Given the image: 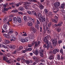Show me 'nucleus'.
Wrapping results in <instances>:
<instances>
[{
	"mask_svg": "<svg viewBox=\"0 0 65 65\" xmlns=\"http://www.w3.org/2000/svg\"><path fill=\"white\" fill-rule=\"evenodd\" d=\"M28 47H32V45L31 44L28 45Z\"/></svg>",
	"mask_w": 65,
	"mask_h": 65,
	"instance_id": "052dcab7",
	"label": "nucleus"
},
{
	"mask_svg": "<svg viewBox=\"0 0 65 65\" xmlns=\"http://www.w3.org/2000/svg\"><path fill=\"white\" fill-rule=\"evenodd\" d=\"M28 51H31L32 50V49L31 48H28Z\"/></svg>",
	"mask_w": 65,
	"mask_h": 65,
	"instance_id": "13d9d810",
	"label": "nucleus"
},
{
	"mask_svg": "<svg viewBox=\"0 0 65 65\" xmlns=\"http://www.w3.org/2000/svg\"><path fill=\"white\" fill-rule=\"evenodd\" d=\"M64 59V57L63 56L61 55L60 57V60L61 59L62 60H63Z\"/></svg>",
	"mask_w": 65,
	"mask_h": 65,
	"instance_id": "a19ab883",
	"label": "nucleus"
},
{
	"mask_svg": "<svg viewBox=\"0 0 65 65\" xmlns=\"http://www.w3.org/2000/svg\"><path fill=\"white\" fill-rule=\"evenodd\" d=\"M29 55H30V56H33V54L32 53H29Z\"/></svg>",
	"mask_w": 65,
	"mask_h": 65,
	"instance_id": "e2e57ef3",
	"label": "nucleus"
},
{
	"mask_svg": "<svg viewBox=\"0 0 65 65\" xmlns=\"http://www.w3.org/2000/svg\"><path fill=\"white\" fill-rule=\"evenodd\" d=\"M24 40L25 42H26L29 41V40H28V38L27 37H26L24 39Z\"/></svg>",
	"mask_w": 65,
	"mask_h": 65,
	"instance_id": "c756f323",
	"label": "nucleus"
},
{
	"mask_svg": "<svg viewBox=\"0 0 65 65\" xmlns=\"http://www.w3.org/2000/svg\"><path fill=\"white\" fill-rule=\"evenodd\" d=\"M18 11V10H13L12 11V12H13L14 13H15V12H17Z\"/></svg>",
	"mask_w": 65,
	"mask_h": 65,
	"instance_id": "f704fd0d",
	"label": "nucleus"
},
{
	"mask_svg": "<svg viewBox=\"0 0 65 65\" xmlns=\"http://www.w3.org/2000/svg\"><path fill=\"white\" fill-rule=\"evenodd\" d=\"M39 7L41 9H42L44 8V6L43 5H42L41 4H40V3L39 4Z\"/></svg>",
	"mask_w": 65,
	"mask_h": 65,
	"instance_id": "f8f14e48",
	"label": "nucleus"
},
{
	"mask_svg": "<svg viewBox=\"0 0 65 65\" xmlns=\"http://www.w3.org/2000/svg\"><path fill=\"white\" fill-rule=\"evenodd\" d=\"M20 60L21 58L19 57L17 58V61H20Z\"/></svg>",
	"mask_w": 65,
	"mask_h": 65,
	"instance_id": "6e6d98bb",
	"label": "nucleus"
},
{
	"mask_svg": "<svg viewBox=\"0 0 65 65\" xmlns=\"http://www.w3.org/2000/svg\"><path fill=\"white\" fill-rule=\"evenodd\" d=\"M19 10L22 11V12H24L25 9L23 7H19Z\"/></svg>",
	"mask_w": 65,
	"mask_h": 65,
	"instance_id": "4be33fe9",
	"label": "nucleus"
},
{
	"mask_svg": "<svg viewBox=\"0 0 65 65\" xmlns=\"http://www.w3.org/2000/svg\"><path fill=\"white\" fill-rule=\"evenodd\" d=\"M8 21L9 22H11V21H12V18H10L8 20Z\"/></svg>",
	"mask_w": 65,
	"mask_h": 65,
	"instance_id": "864d4df0",
	"label": "nucleus"
},
{
	"mask_svg": "<svg viewBox=\"0 0 65 65\" xmlns=\"http://www.w3.org/2000/svg\"><path fill=\"white\" fill-rule=\"evenodd\" d=\"M36 29H37V30H39V26H36Z\"/></svg>",
	"mask_w": 65,
	"mask_h": 65,
	"instance_id": "a18cd8bd",
	"label": "nucleus"
},
{
	"mask_svg": "<svg viewBox=\"0 0 65 65\" xmlns=\"http://www.w3.org/2000/svg\"><path fill=\"white\" fill-rule=\"evenodd\" d=\"M31 31H33V32L34 33H36V29L35 28H34L33 27L31 28Z\"/></svg>",
	"mask_w": 65,
	"mask_h": 65,
	"instance_id": "f3484780",
	"label": "nucleus"
},
{
	"mask_svg": "<svg viewBox=\"0 0 65 65\" xmlns=\"http://www.w3.org/2000/svg\"><path fill=\"white\" fill-rule=\"evenodd\" d=\"M21 41L22 43H24L25 42L24 39H21Z\"/></svg>",
	"mask_w": 65,
	"mask_h": 65,
	"instance_id": "ea45409f",
	"label": "nucleus"
},
{
	"mask_svg": "<svg viewBox=\"0 0 65 65\" xmlns=\"http://www.w3.org/2000/svg\"><path fill=\"white\" fill-rule=\"evenodd\" d=\"M27 12L29 14H31L32 13V12H31L30 11H27Z\"/></svg>",
	"mask_w": 65,
	"mask_h": 65,
	"instance_id": "de8ad7c7",
	"label": "nucleus"
},
{
	"mask_svg": "<svg viewBox=\"0 0 65 65\" xmlns=\"http://www.w3.org/2000/svg\"><path fill=\"white\" fill-rule=\"evenodd\" d=\"M60 51V50L58 48H56L54 49V50L52 51V52L54 54H56L57 53H59Z\"/></svg>",
	"mask_w": 65,
	"mask_h": 65,
	"instance_id": "423d86ee",
	"label": "nucleus"
},
{
	"mask_svg": "<svg viewBox=\"0 0 65 65\" xmlns=\"http://www.w3.org/2000/svg\"><path fill=\"white\" fill-rule=\"evenodd\" d=\"M60 52L61 54H63V49H61L60 51Z\"/></svg>",
	"mask_w": 65,
	"mask_h": 65,
	"instance_id": "37998d69",
	"label": "nucleus"
},
{
	"mask_svg": "<svg viewBox=\"0 0 65 65\" xmlns=\"http://www.w3.org/2000/svg\"><path fill=\"white\" fill-rule=\"evenodd\" d=\"M4 11H7L8 10V9H7V8H6V7H4Z\"/></svg>",
	"mask_w": 65,
	"mask_h": 65,
	"instance_id": "603ef678",
	"label": "nucleus"
},
{
	"mask_svg": "<svg viewBox=\"0 0 65 65\" xmlns=\"http://www.w3.org/2000/svg\"><path fill=\"white\" fill-rule=\"evenodd\" d=\"M52 22L53 23H55L56 24H57V20H56L54 18L52 19Z\"/></svg>",
	"mask_w": 65,
	"mask_h": 65,
	"instance_id": "412c9836",
	"label": "nucleus"
},
{
	"mask_svg": "<svg viewBox=\"0 0 65 65\" xmlns=\"http://www.w3.org/2000/svg\"><path fill=\"white\" fill-rule=\"evenodd\" d=\"M22 4L21 3H18V4H16V6L17 7H19V6L20 5H22Z\"/></svg>",
	"mask_w": 65,
	"mask_h": 65,
	"instance_id": "cd10ccee",
	"label": "nucleus"
},
{
	"mask_svg": "<svg viewBox=\"0 0 65 65\" xmlns=\"http://www.w3.org/2000/svg\"><path fill=\"white\" fill-rule=\"evenodd\" d=\"M13 21L16 24L17 23V18L16 17H14L13 18Z\"/></svg>",
	"mask_w": 65,
	"mask_h": 65,
	"instance_id": "6ab92c4d",
	"label": "nucleus"
},
{
	"mask_svg": "<svg viewBox=\"0 0 65 65\" xmlns=\"http://www.w3.org/2000/svg\"><path fill=\"white\" fill-rule=\"evenodd\" d=\"M47 44V45H46V44L44 45L43 47H44V48H46L47 50H48V49H49V47H50L49 44Z\"/></svg>",
	"mask_w": 65,
	"mask_h": 65,
	"instance_id": "9d476101",
	"label": "nucleus"
},
{
	"mask_svg": "<svg viewBox=\"0 0 65 65\" xmlns=\"http://www.w3.org/2000/svg\"><path fill=\"white\" fill-rule=\"evenodd\" d=\"M46 31H47V33L49 34H51V31H50V30L49 29H48L47 30H46Z\"/></svg>",
	"mask_w": 65,
	"mask_h": 65,
	"instance_id": "79ce46f5",
	"label": "nucleus"
},
{
	"mask_svg": "<svg viewBox=\"0 0 65 65\" xmlns=\"http://www.w3.org/2000/svg\"><path fill=\"white\" fill-rule=\"evenodd\" d=\"M3 59L4 61H5V60H6V57L4 56L3 57Z\"/></svg>",
	"mask_w": 65,
	"mask_h": 65,
	"instance_id": "4d7b16f0",
	"label": "nucleus"
},
{
	"mask_svg": "<svg viewBox=\"0 0 65 65\" xmlns=\"http://www.w3.org/2000/svg\"><path fill=\"white\" fill-rule=\"evenodd\" d=\"M5 42L6 44H9L10 43V41L9 40H5Z\"/></svg>",
	"mask_w": 65,
	"mask_h": 65,
	"instance_id": "a878e982",
	"label": "nucleus"
},
{
	"mask_svg": "<svg viewBox=\"0 0 65 65\" xmlns=\"http://www.w3.org/2000/svg\"><path fill=\"white\" fill-rule=\"evenodd\" d=\"M37 23L38 24H40V22L38 19L36 20Z\"/></svg>",
	"mask_w": 65,
	"mask_h": 65,
	"instance_id": "8fccbe9b",
	"label": "nucleus"
},
{
	"mask_svg": "<svg viewBox=\"0 0 65 65\" xmlns=\"http://www.w3.org/2000/svg\"><path fill=\"white\" fill-rule=\"evenodd\" d=\"M60 6V3L59 2H57L55 3L54 4V8H58L59 6Z\"/></svg>",
	"mask_w": 65,
	"mask_h": 65,
	"instance_id": "39448f33",
	"label": "nucleus"
},
{
	"mask_svg": "<svg viewBox=\"0 0 65 65\" xmlns=\"http://www.w3.org/2000/svg\"><path fill=\"white\" fill-rule=\"evenodd\" d=\"M38 17L39 18V20L41 23L45 22V20L46 22L48 21V18H46L45 19V17H44V16H43L41 13H38Z\"/></svg>",
	"mask_w": 65,
	"mask_h": 65,
	"instance_id": "f257e3e1",
	"label": "nucleus"
},
{
	"mask_svg": "<svg viewBox=\"0 0 65 65\" xmlns=\"http://www.w3.org/2000/svg\"><path fill=\"white\" fill-rule=\"evenodd\" d=\"M53 15V14H52V12H50L49 13V14H48V16H52Z\"/></svg>",
	"mask_w": 65,
	"mask_h": 65,
	"instance_id": "3c124183",
	"label": "nucleus"
},
{
	"mask_svg": "<svg viewBox=\"0 0 65 65\" xmlns=\"http://www.w3.org/2000/svg\"><path fill=\"white\" fill-rule=\"evenodd\" d=\"M62 24H63V22H61L59 23L58 24H54V26H55V27L58 26L60 27L62 25Z\"/></svg>",
	"mask_w": 65,
	"mask_h": 65,
	"instance_id": "1a4fd4ad",
	"label": "nucleus"
},
{
	"mask_svg": "<svg viewBox=\"0 0 65 65\" xmlns=\"http://www.w3.org/2000/svg\"><path fill=\"white\" fill-rule=\"evenodd\" d=\"M21 62L22 63H23L24 64V63H25L26 62V60L24 58L22 59L21 60Z\"/></svg>",
	"mask_w": 65,
	"mask_h": 65,
	"instance_id": "b1692460",
	"label": "nucleus"
},
{
	"mask_svg": "<svg viewBox=\"0 0 65 65\" xmlns=\"http://www.w3.org/2000/svg\"><path fill=\"white\" fill-rule=\"evenodd\" d=\"M28 25L29 26H31L32 25V22H28Z\"/></svg>",
	"mask_w": 65,
	"mask_h": 65,
	"instance_id": "393cba45",
	"label": "nucleus"
},
{
	"mask_svg": "<svg viewBox=\"0 0 65 65\" xmlns=\"http://www.w3.org/2000/svg\"><path fill=\"white\" fill-rule=\"evenodd\" d=\"M33 58L34 60H36L37 59V58L35 56L33 57Z\"/></svg>",
	"mask_w": 65,
	"mask_h": 65,
	"instance_id": "5fc2aeb1",
	"label": "nucleus"
},
{
	"mask_svg": "<svg viewBox=\"0 0 65 65\" xmlns=\"http://www.w3.org/2000/svg\"><path fill=\"white\" fill-rule=\"evenodd\" d=\"M51 40L53 42V46L54 47L56 46H57V39H52Z\"/></svg>",
	"mask_w": 65,
	"mask_h": 65,
	"instance_id": "f03ea898",
	"label": "nucleus"
},
{
	"mask_svg": "<svg viewBox=\"0 0 65 65\" xmlns=\"http://www.w3.org/2000/svg\"><path fill=\"white\" fill-rule=\"evenodd\" d=\"M58 42L59 44H61V43H62V41L61 40H58Z\"/></svg>",
	"mask_w": 65,
	"mask_h": 65,
	"instance_id": "09e8293b",
	"label": "nucleus"
},
{
	"mask_svg": "<svg viewBox=\"0 0 65 65\" xmlns=\"http://www.w3.org/2000/svg\"><path fill=\"white\" fill-rule=\"evenodd\" d=\"M54 19L57 22L58 21V17L56 16H55L54 17Z\"/></svg>",
	"mask_w": 65,
	"mask_h": 65,
	"instance_id": "e433bc0d",
	"label": "nucleus"
},
{
	"mask_svg": "<svg viewBox=\"0 0 65 65\" xmlns=\"http://www.w3.org/2000/svg\"><path fill=\"white\" fill-rule=\"evenodd\" d=\"M61 11L62 13H65V11L63 9L61 10Z\"/></svg>",
	"mask_w": 65,
	"mask_h": 65,
	"instance_id": "338daca9",
	"label": "nucleus"
},
{
	"mask_svg": "<svg viewBox=\"0 0 65 65\" xmlns=\"http://www.w3.org/2000/svg\"><path fill=\"white\" fill-rule=\"evenodd\" d=\"M29 63H33V61L31 60H29Z\"/></svg>",
	"mask_w": 65,
	"mask_h": 65,
	"instance_id": "680f3d73",
	"label": "nucleus"
},
{
	"mask_svg": "<svg viewBox=\"0 0 65 65\" xmlns=\"http://www.w3.org/2000/svg\"><path fill=\"white\" fill-rule=\"evenodd\" d=\"M44 11L45 12V14H47L48 13V11L47 10V9H46V8H45L44 9Z\"/></svg>",
	"mask_w": 65,
	"mask_h": 65,
	"instance_id": "7c9ffc66",
	"label": "nucleus"
},
{
	"mask_svg": "<svg viewBox=\"0 0 65 65\" xmlns=\"http://www.w3.org/2000/svg\"><path fill=\"white\" fill-rule=\"evenodd\" d=\"M64 6V4H61V8H62V9H64V8L65 7Z\"/></svg>",
	"mask_w": 65,
	"mask_h": 65,
	"instance_id": "72a5a7b5",
	"label": "nucleus"
},
{
	"mask_svg": "<svg viewBox=\"0 0 65 65\" xmlns=\"http://www.w3.org/2000/svg\"><path fill=\"white\" fill-rule=\"evenodd\" d=\"M25 63H26L28 65L29 64H30V62L29 61V60H26Z\"/></svg>",
	"mask_w": 65,
	"mask_h": 65,
	"instance_id": "c9c22d12",
	"label": "nucleus"
},
{
	"mask_svg": "<svg viewBox=\"0 0 65 65\" xmlns=\"http://www.w3.org/2000/svg\"><path fill=\"white\" fill-rule=\"evenodd\" d=\"M9 35H11L12 33H13V30L11 29H10L9 30Z\"/></svg>",
	"mask_w": 65,
	"mask_h": 65,
	"instance_id": "aec40b11",
	"label": "nucleus"
},
{
	"mask_svg": "<svg viewBox=\"0 0 65 65\" xmlns=\"http://www.w3.org/2000/svg\"><path fill=\"white\" fill-rule=\"evenodd\" d=\"M48 29H49V28H48V27H47V26L46 25V30H48Z\"/></svg>",
	"mask_w": 65,
	"mask_h": 65,
	"instance_id": "69168bd1",
	"label": "nucleus"
},
{
	"mask_svg": "<svg viewBox=\"0 0 65 65\" xmlns=\"http://www.w3.org/2000/svg\"><path fill=\"white\" fill-rule=\"evenodd\" d=\"M54 56L53 55H52L50 56L49 57L48 59H49V60H53V59H54Z\"/></svg>",
	"mask_w": 65,
	"mask_h": 65,
	"instance_id": "a211bd4d",
	"label": "nucleus"
},
{
	"mask_svg": "<svg viewBox=\"0 0 65 65\" xmlns=\"http://www.w3.org/2000/svg\"><path fill=\"white\" fill-rule=\"evenodd\" d=\"M32 13L33 15H35V16L37 15V14H36V12H35V11H32Z\"/></svg>",
	"mask_w": 65,
	"mask_h": 65,
	"instance_id": "c85d7f7f",
	"label": "nucleus"
},
{
	"mask_svg": "<svg viewBox=\"0 0 65 65\" xmlns=\"http://www.w3.org/2000/svg\"><path fill=\"white\" fill-rule=\"evenodd\" d=\"M3 47L5 48H6L7 47L5 45H3L2 44H0V48Z\"/></svg>",
	"mask_w": 65,
	"mask_h": 65,
	"instance_id": "4468645a",
	"label": "nucleus"
},
{
	"mask_svg": "<svg viewBox=\"0 0 65 65\" xmlns=\"http://www.w3.org/2000/svg\"><path fill=\"white\" fill-rule=\"evenodd\" d=\"M38 46V45L37 44V43H35V44L34 47L35 48H36V47H37Z\"/></svg>",
	"mask_w": 65,
	"mask_h": 65,
	"instance_id": "2f4dec72",
	"label": "nucleus"
},
{
	"mask_svg": "<svg viewBox=\"0 0 65 65\" xmlns=\"http://www.w3.org/2000/svg\"><path fill=\"white\" fill-rule=\"evenodd\" d=\"M3 35L5 37L7 38H9L10 37V36L9 35L6 34H4Z\"/></svg>",
	"mask_w": 65,
	"mask_h": 65,
	"instance_id": "ddd939ff",
	"label": "nucleus"
},
{
	"mask_svg": "<svg viewBox=\"0 0 65 65\" xmlns=\"http://www.w3.org/2000/svg\"><path fill=\"white\" fill-rule=\"evenodd\" d=\"M22 49H23V46H20L19 47V50H22Z\"/></svg>",
	"mask_w": 65,
	"mask_h": 65,
	"instance_id": "0e129e2a",
	"label": "nucleus"
},
{
	"mask_svg": "<svg viewBox=\"0 0 65 65\" xmlns=\"http://www.w3.org/2000/svg\"><path fill=\"white\" fill-rule=\"evenodd\" d=\"M50 65H54V63L53 62H50Z\"/></svg>",
	"mask_w": 65,
	"mask_h": 65,
	"instance_id": "774afa93",
	"label": "nucleus"
},
{
	"mask_svg": "<svg viewBox=\"0 0 65 65\" xmlns=\"http://www.w3.org/2000/svg\"><path fill=\"white\" fill-rule=\"evenodd\" d=\"M52 22H50L49 23L48 25V27H51V26H52Z\"/></svg>",
	"mask_w": 65,
	"mask_h": 65,
	"instance_id": "473e14b6",
	"label": "nucleus"
},
{
	"mask_svg": "<svg viewBox=\"0 0 65 65\" xmlns=\"http://www.w3.org/2000/svg\"><path fill=\"white\" fill-rule=\"evenodd\" d=\"M29 20L31 21V22H33V23H35V19L34 18H29Z\"/></svg>",
	"mask_w": 65,
	"mask_h": 65,
	"instance_id": "2eb2a0df",
	"label": "nucleus"
},
{
	"mask_svg": "<svg viewBox=\"0 0 65 65\" xmlns=\"http://www.w3.org/2000/svg\"><path fill=\"white\" fill-rule=\"evenodd\" d=\"M32 52L33 53H34L35 54L36 56L38 55L39 53L38 52V51L37 50V49L36 48L35 49H34L32 50Z\"/></svg>",
	"mask_w": 65,
	"mask_h": 65,
	"instance_id": "0eeeda50",
	"label": "nucleus"
},
{
	"mask_svg": "<svg viewBox=\"0 0 65 65\" xmlns=\"http://www.w3.org/2000/svg\"><path fill=\"white\" fill-rule=\"evenodd\" d=\"M17 21L19 23H21L22 22V21H21V19L20 17H18L17 19Z\"/></svg>",
	"mask_w": 65,
	"mask_h": 65,
	"instance_id": "dca6fc26",
	"label": "nucleus"
},
{
	"mask_svg": "<svg viewBox=\"0 0 65 65\" xmlns=\"http://www.w3.org/2000/svg\"><path fill=\"white\" fill-rule=\"evenodd\" d=\"M48 36H47L44 38L43 40L44 42L46 43V44H48Z\"/></svg>",
	"mask_w": 65,
	"mask_h": 65,
	"instance_id": "20e7f679",
	"label": "nucleus"
},
{
	"mask_svg": "<svg viewBox=\"0 0 65 65\" xmlns=\"http://www.w3.org/2000/svg\"><path fill=\"white\" fill-rule=\"evenodd\" d=\"M21 35L22 36H27V33L25 32L23 34H21Z\"/></svg>",
	"mask_w": 65,
	"mask_h": 65,
	"instance_id": "4c0bfd02",
	"label": "nucleus"
},
{
	"mask_svg": "<svg viewBox=\"0 0 65 65\" xmlns=\"http://www.w3.org/2000/svg\"><path fill=\"white\" fill-rule=\"evenodd\" d=\"M57 32H60V31H61V29L60 28H58L57 29Z\"/></svg>",
	"mask_w": 65,
	"mask_h": 65,
	"instance_id": "49530a36",
	"label": "nucleus"
},
{
	"mask_svg": "<svg viewBox=\"0 0 65 65\" xmlns=\"http://www.w3.org/2000/svg\"><path fill=\"white\" fill-rule=\"evenodd\" d=\"M57 59L58 60H60V55L59 54H57Z\"/></svg>",
	"mask_w": 65,
	"mask_h": 65,
	"instance_id": "bb28decb",
	"label": "nucleus"
},
{
	"mask_svg": "<svg viewBox=\"0 0 65 65\" xmlns=\"http://www.w3.org/2000/svg\"><path fill=\"white\" fill-rule=\"evenodd\" d=\"M43 29L44 30H45V27H46V25H43Z\"/></svg>",
	"mask_w": 65,
	"mask_h": 65,
	"instance_id": "bf43d9fd",
	"label": "nucleus"
},
{
	"mask_svg": "<svg viewBox=\"0 0 65 65\" xmlns=\"http://www.w3.org/2000/svg\"><path fill=\"white\" fill-rule=\"evenodd\" d=\"M53 10H57L56 11H53V12H54V13H56L59 10V8H53Z\"/></svg>",
	"mask_w": 65,
	"mask_h": 65,
	"instance_id": "9b49d317",
	"label": "nucleus"
},
{
	"mask_svg": "<svg viewBox=\"0 0 65 65\" xmlns=\"http://www.w3.org/2000/svg\"><path fill=\"white\" fill-rule=\"evenodd\" d=\"M44 52V50L43 49H41L39 51V53L40 54V56L41 57L43 58V53Z\"/></svg>",
	"mask_w": 65,
	"mask_h": 65,
	"instance_id": "7ed1b4c3",
	"label": "nucleus"
},
{
	"mask_svg": "<svg viewBox=\"0 0 65 65\" xmlns=\"http://www.w3.org/2000/svg\"><path fill=\"white\" fill-rule=\"evenodd\" d=\"M10 38L11 39L10 40L11 41H14L16 40V38L13 36H10Z\"/></svg>",
	"mask_w": 65,
	"mask_h": 65,
	"instance_id": "6e6552de",
	"label": "nucleus"
},
{
	"mask_svg": "<svg viewBox=\"0 0 65 65\" xmlns=\"http://www.w3.org/2000/svg\"><path fill=\"white\" fill-rule=\"evenodd\" d=\"M24 7L26 9H29V6H26Z\"/></svg>",
	"mask_w": 65,
	"mask_h": 65,
	"instance_id": "c03bdc74",
	"label": "nucleus"
},
{
	"mask_svg": "<svg viewBox=\"0 0 65 65\" xmlns=\"http://www.w3.org/2000/svg\"><path fill=\"white\" fill-rule=\"evenodd\" d=\"M10 47L11 49H15V46L14 45H13L10 46Z\"/></svg>",
	"mask_w": 65,
	"mask_h": 65,
	"instance_id": "5701e85b",
	"label": "nucleus"
},
{
	"mask_svg": "<svg viewBox=\"0 0 65 65\" xmlns=\"http://www.w3.org/2000/svg\"><path fill=\"white\" fill-rule=\"evenodd\" d=\"M23 19L24 20H25V21H27V17L26 16H24Z\"/></svg>",
	"mask_w": 65,
	"mask_h": 65,
	"instance_id": "58836bf2",
	"label": "nucleus"
}]
</instances>
